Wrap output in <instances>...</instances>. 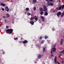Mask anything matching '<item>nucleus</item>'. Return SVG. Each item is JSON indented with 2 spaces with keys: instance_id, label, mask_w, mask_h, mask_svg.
Wrapping results in <instances>:
<instances>
[{
  "instance_id": "nucleus-1",
  "label": "nucleus",
  "mask_w": 64,
  "mask_h": 64,
  "mask_svg": "<svg viewBox=\"0 0 64 64\" xmlns=\"http://www.w3.org/2000/svg\"><path fill=\"white\" fill-rule=\"evenodd\" d=\"M13 31V30L12 28L8 29L6 30V32L8 34H11Z\"/></svg>"
},
{
  "instance_id": "nucleus-2",
  "label": "nucleus",
  "mask_w": 64,
  "mask_h": 64,
  "mask_svg": "<svg viewBox=\"0 0 64 64\" xmlns=\"http://www.w3.org/2000/svg\"><path fill=\"white\" fill-rule=\"evenodd\" d=\"M44 12H46V11H47V10H48V9L46 5H44Z\"/></svg>"
},
{
  "instance_id": "nucleus-3",
  "label": "nucleus",
  "mask_w": 64,
  "mask_h": 64,
  "mask_svg": "<svg viewBox=\"0 0 64 64\" xmlns=\"http://www.w3.org/2000/svg\"><path fill=\"white\" fill-rule=\"evenodd\" d=\"M62 13L61 12L59 11L58 12L57 14H56V15L57 16V17H59V16L61 15Z\"/></svg>"
},
{
  "instance_id": "nucleus-4",
  "label": "nucleus",
  "mask_w": 64,
  "mask_h": 64,
  "mask_svg": "<svg viewBox=\"0 0 64 64\" xmlns=\"http://www.w3.org/2000/svg\"><path fill=\"white\" fill-rule=\"evenodd\" d=\"M28 41H27V40H25L23 42V44H26L28 42Z\"/></svg>"
},
{
  "instance_id": "nucleus-5",
  "label": "nucleus",
  "mask_w": 64,
  "mask_h": 64,
  "mask_svg": "<svg viewBox=\"0 0 64 64\" xmlns=\"http://www.w3.org/2000/svg\"><path fill=\"white\" fill-rule=\"evenodd\" d=\"M54 5V4L52 3H49L48 4V5L50 6H50H52L53 5Z\"/></svg>"
},
{
  "instance_id": "nucleus-6",
  "label": "nucleus",
  "mask_w": 64,
  "mask_h": 64,
  "mask_svg": "<svg viewBox=\"0 0 64 64\" xmlns=\"http://www.w3.org/2000/svg\"><path fill=\"white\" fill-rule=\"evenodd\" d=\"M30 23L31 25H34V22H33V21H31L30 22Z\"/></svg>"
},
{
  "instance_id": "nucleus-7",
  "label": "nucleus",
  "mask_w": 64,
  "mask_h": 64,
  "mask_svg": "<svg viewBox=\"0 0 64 64\" xmlns=\"http://www.w3.org/2000/svg\"><path fill=\"white\" fill-rule=\"evenodd\" d=\"M34 19H35L36 21H37L38 20V18H37V16H34Z\"/></svg>"
},
{
  "instance_id": "nucleus-8",
  "label": "nucleus",
  "mask_w": 64,
  "mask_h": 64,
  "mask_svg": "<svg viewBox=\"0 0 64 64\" xmlns=\"http://www.w3.org/2000/svg\"><path fill=\"white\" fill-rule=\"evenodd\" d=\"M54 62L55 63H57V56H55L54 58Z\"/></svg>"
},
{
  "instance_id": "nucleus-9",
  "label": "nucleus",
  "mask_w": 64,
  "mask_h": 64,
  "mask_svg": "<svg viewBox=\"0 0 64 64\" xmlns=\"http://www.w3.org/2000/svg\"><path fill=\"white\" fill-rule=\"evenodd\" d=\"M51 57H54V55H53V52H52V50L51 51Z\"/></svg>"
},
{
  "instance_id": "nucleus-10",
  "label": "nucleus",
  "mask_w": 64,
  "mask_h": 64,
  "mask_svg": "<svg viewBox=\"0 0 64 64\" xmlns=\"http://www.w3.org/2000/svg\"><path fill=\"white\" fill-rule=\"evenodd\" d=\"M48 13L47 12H46L44 13V15H45V16H47V15H48Z\"/></svg>"
},
{
  "instance_id": "nucleus-11",
  "label": "nucleus",
  "mask_w": 64,
  "mask_h": 64,
  "mask_svg": "<svg viewBox=\"0 0 64 64\" xmlns=\"http://www.w3.org/2000/svg\"><path fill=\"white\" fill-rule=\"evenodd\" d=\"M5 6V4H3V3H1L0 5V6Z\"/></svg>"
},
{
  "instance_id": "nucleus-12",
  "label": "nucleus",
  "mask_w": 64,
  "mask_h": 64,
  "mask_svg": "<svg viewBox=\"0 0 64 64\" xmlns=\"http://www.w3.org/2000/svg\"><path fill=\"white\" fill-rule=\"evenodd\" d=\"M52 48L53 49V51L54 52H55V51H56V48Z\"/></svg>"
},
{
  "instance_id": "nucleus-13",
  "label": "nucleus",
  "mask_w": 64,
  "mask_h": 64,
  "mask_svg": "<svg viewBox=\"0 0 64 64\" xmlns=\"http://www.w3.org/2000/svg\"><path fill=\"white\" fill-rule=\"evenodd\" d=\"M63 39H62L61 40L60 42V45H62V44H63V42H62V41H63Z\"/></svg>"
},
{
  "instance_id": "nucleus-14",
  "label": "nucleus",
  "mask_w": 64,
  "mask_h": 64,
  "mask_svg": "<svg viewBox=\"0 0 64 64\" xmlns=\"http://www.w3.org/2000/svg\"><path fill=\"white\" fill-rule=\"evenodd\" d=\"M32 2L34 3H36V2H37V0H33Z\"/></svg>"
},
{
  "instance_id": "nucleus-15",
  "label": "nucleus",
  "mask_w": 64,
  "mask_h": 64,
  "mask_svg": "<svg viewBox=\"0 0 64 64\" xmlns=\"http://www.w3.org/2000/svg\"><path fill=\"white\" fill-rule=\"evenodd\" d=\"M41 55L40 54H39L38 56V59H40V58H41Z\"/></svg>"
},
{
  "instance_id": "nucleus-16",
  "label": "nucleus",
  "mask_w": 64,
  "mask_h": 64,
  "mask_svg": "<svg viewBox=\"0 0 64 64\" xmlns=\"http://www.w3.org/2000/svg\"><path fill=\"white\" fill-rule=\"evenodd\" d=\"M62 8V6H60V7H59V8L58 9V10H60L61 9V8Z\"/></svg>"
},
{
  "instance_id": "nucleus-17",
  "label": "nucleus",
  "mask_w": 64,
  "mask_h": 64,
  "mask_svg": "<svg viewBox=\"0 0 64 64\" xmlns=\"http://www.w3.org/2000/svg\"><path fill=\"white\" fill-rule=\"evenodd\" d=\"M34 19V17H31L30 18V20H33Z\"/></svg>"
},
{
  "instance_id": "nucleus-18",
  "label": "nucleus",
  "mask_w": 64,
  "mask_h": 64,
  "mask_svg": "<svg viewBox=\"0 0 64 64\" xmlns=\"http://www.w3.org/2000/svg\"><path fill=\"white\" fill-rule=\"evenodd\" d=\"M43 13H44V12H43L42 11L40 12V14L41 15H43Z\"/></svg>"
},
{
  "instance_id": "nucleus-19",
  "label": "nucleus",
  "mask_w": 64,
  "mask_h": 64,
  "mask_svg": "<svg viewBox=\"0 0 64 64\" xmlns=\"http://www.w3.org/2000/svg\"><path fill=\"white\" fill-rule=\"evenodd\" d=\"M26 11H29V8H26Z\"/></svg>"
},
{
  "instance_id": "nucleus-20",
  "label": "nucleus",
  "mask_w": 64,
  "mask_h": 64,
  "mask_svg": "<svg viewBox=\"0 0 64 64\" xmlns=\"http://www.w3.org/2000/svg\"><path fill=\"white\" fill-rule=\"evenodd\" d=\"M62 9H64V4H63L62 6Z\"/></svg>"
},
{
  "instance_id": "nucleus-21",
  "label": "nucleus",
  "mask_w": 64,
  "mask_h": 64,
  "mask_svg": "<svg viewBox=\"0 0 64 64\" xmlns=\"http://www.w3.org/2000/svg\"><path fill=\"white\" fill-rule=\"evenodd\" d=\"M64 52V50H63L62 51L60 52V53L61 54H62V53H63Z\"/></svg>"
},
{
  "instance_id": "nucleus-22",
  "label": "nucleus",
  "mask_w": 64,
  "mask_h": 64,
  "mask_svg": "<svg viewBox=\"0 0 64 64\" xmlns=\"http://www.w3.org/2000/svg\"><path fill=\"white\" fill-rule=\"evenodd\" d=\"M48 38V36H45L44 38L46 39H47V38Z\"/></svg>"
},
{
  "instance_id": "nucleus-23",
  "label": "nucleus",
  "mask_w": 64,
  "mask_h": 64,
  "mask_svg": "<svg viewBox=\"0 0 64 64\" xmlns=\"http://www.w3.org/2000/svg\"><path fill=\"white\" fill-rule=\"evenodd\" d=\"M14 40H18V38L16 37V38H14Z\"/></svg>"
},
{
  "instance_id": "nucleus-24",
  "label": "nucleus",
  "mask_w": 64,
  "mask_h": 64,
  "mask_svg": "<svg viewBox=\"0 0 64 64\" xmlns=\"http://www.w3.org/2000/svg\"><path fill=\"white\" fill-rule=\"evenodd\" d=\"M40 10L41 12V11H43V9H42V8H40Z\"/></svg>"
},
{
  "instance_id": "nucleus-25",
  "label": "nucleus",
  "mask_w": 64,
  "mask_h": 64,
  "mask_svg": "<svg viewBox=\"0 0 64 64\" xmlns=\"http://www.w3.org/2000/svg\"><path fill=\"white\" fill-rule=\"evenodd\" d=\"M41 18L42 19H45V18H44V16H42Z\"/></svg>"
},
{
  "instance_id": "nucleus-26",
  "label": "nucleus",
  "mask_w": 64,
  "mask_h": 64,
  "mask_svg": "<svg viewBox=\"0 0 64 64\" xmlns=\"http://www.w3.org/2000/svg\"><path fill=\"white\" fill-rule=\"evenodd\" d=\"M36 10V7H34V11H35V10Z\"/></svg>"
},
{
  "instance_id": "nucleus-27",
  "label": "nucleus",
  "mask_w": 64,
  "mask_h": 64,
  "mask_svg": "<svg viewBox=\"0 0 64 64\" xmlns=\"http://www.w3.org/2000/svg\"><path fill=\"white\" fill-rule=\"evenodd\" d=\"M5 9H5V10H6V9H8V6H6L5 8Z\"/></svg>"
},
{
  "instance_id": "nucleus-28",
  "label": "nucleus",
  "mask_w": 64,
  "mask_h": 64,
  "mask_svg": "<svg viewBox=\"0 0 64 64\" xmlns=\"http://www.w3.org/2000/svg\"><path fill=\"white\" fill-rule=\"evenodd\" d=\"M10 10V9L9 8H8L7 10H6V11L7 12H8Z\"/></svg>"
},
{
  "instance_id": "nucleus-29",
  "label": "nucleus",
  "mask_w": 64,
  "mask_h": 64,
  "mask_svg": "<svg viewBox=\"0 0 64 64\" xmlns=\"http://www.w3.org/2000/svg\"><path fill=\"white\" fill-rule=\"evenodd\" d=\"M44 43V41L42 40L41 42V44H43V43Z\"/></svg>"
},
{
  "instance_id": "nucleus-30",
  "label": "nucleus",
  "mask_w": 64,
  "mask_h": 64,
  "mask_svg": "<svg viewBox=\"0 0 64 64\" xmlns=\"http://www.w3.org/2000/svg\"><path fill=\"white\" fill-rule=\"evenodd\" d=\"M27 15L28 16H29V15H31V14H30V13H29V12H28L27 14Z\"/></svg>"
},
{
  "instance_id": "nucleus-31",
  "label": "nucleus",
  "mask_w": 64,
  "mask_h": 64,
  "mask_svg": "<svg viewBox=\"0 0 64 64\" xmlns=\"http://www.w3.org/2000/svg\"><path fill=\"white\" fill-rule=\"evenodd\" d=\"M6 18H9V17H10V15H8V16H6Z\"/></svg>"
},
{
  "instance_id": "nucleus-32",
  "label": "nucleus",
  "mask_w": 64,
  "mask_h": 64,
  "mask_svg": "<svg viewBox=\"0 0 64 64\" xmlns=\"http://www.w3.org/2000/svg\"><path fill=\"white\" fill-rule=\"evenodd\" d=\"M63 15L64 14H63V12L62 13V15H61V17H63Z\"/></svg>"
},
{
  "instance_id": "nucleus-33",
  "label": "nucleus",
  "mask_w": 64,
  "mask_h": 64,
  "mask_svg": "<svg viewBox=\"0 0 64 64\" xmlns=\"http://www.w3.org/2000/svg\"><path fill=\"white\" fill-rule=\"evenodd\" d=\"M39 38L40 39H42V36H41Z\"/></svg>"
},
{
  "instance_id": "nucleus-34",
  "label": "nucleus",
  "mask_w": 64,
  "mask_h": 64,
  "mask_svg": "<svg viewBox=\"0 0 64 64\" xmlns=\"http://www.w3.org/2000/svg\"><path fill=\"white\" fill-rule=\"evenodd\" d=\"M6 28H7V29L9 28V27H8V26H6Z\"/></svg>"
},
{
  "instance_id": "nucleus-35",
  "label": "nucleus",
  "mask_w": 64,
  "mask_h": 64,
  "mask_svg": "<svg viewBox=\"0 0 64 64\" xmlns=\"http://www.w3.org/2000/svg\"><path fill=\"white\" fill-rule=\"evenodd\" d=\"M42 21H43V22H44V21H45V20L44 19H42Z\"/></svg>"
},
{
  "instance_id": "nucleus-36",
  "label": "nucleus",
  "mask_w": 64,
  "mask_h": 64,
  "mask_svg": "<svg viewBox=\"0 0 64 64\" xmlns=\"http://www.w3.org/2000/svg\"><path fill=\"white\" fill-rule=\"evenodd\" d=\"M45 48H43V50L44 51H45Z\"/></svg>"
},
{
  "instance_id": "nucleus-37",
  "label": "nucleus",
  "mask_w": 64,
  "mask_h": 64,
  "mask_svg": "<svg viewBox=\"0 0 64 64\" xmlns=\"http://www.w3.org/2000/svg\"><path fill=\"white\" fill-rule=\"evenodd\" d=\"M2 11H4V8H2Z\"/></svg>"
},
{
  "instance_id": "nucleus-38",
  "label": "nucleus",
  "mask_w": 64,
  "mask_h": 64,
  "mask_svg": "<svg viewBox=\"0 0 64 64\" xmlns=\"http://www.w3.org/2000/svg\"><path fill=\"white\" fill-rule=\"evenodd\" d=\"M57 63H58V64H60V62H58V61L57 62Z\"/></svg>"
},
{
  "instance_id": "nucleus-39",
  "label": "nucleus",
  "mask_w": 64,
  "mask_h": 64,
  "mask_svg": "<svg viewBox=\"0 0 64 64\" xmlns=\"http://www.w3.org/2000/svg\"><path fill=\"white\" fill-rule=\"evenodd\" d=\"M56 10H58V7L56 8Z\"/></svg>"
},
{
  "instance_id": "nucleus-40",
  "label": "nucleus",
  "mask_w": 64,
  "mask_h": 64,
  "mask_svg": "<svg viewBox=\"0 0 64 64\" xmlns=\"http://www.w3.org/2000/svg\"><path fill=\"white\" fill-rule=\"evenodd\" d=\"M4 53H5V52H4L3 51L2 52V54H4Z\"/></svg>"
},
{
  "instance_id": "nucleus-41",
  "label": "nucleus",
  "mask_w": 64,
  "mask_h": 64,
  "mask_svg": "<svg viewBox=\"0 0 64 64\" xmlns=\"http://www.w3.org/2000/svg\"><path fill=\"white\" fill-rule=\"evenodd\" d=\"M55 12H56V11L55 10H54L53 12V13H54Z\"/></svg>"
},
{
  "instance_id": "nucleus-42",
  "label": "nucleus",
  "mask_w": 64,
  "mask_h": 64,
  "mask_svg": "<svg viewBox=\"0 0 64 64\" xmlns=\"http://www.w3.org/2000/svg\"><path fill=\"white\" fill-rule=\"evenodd\" d=\"M19 43H21L22 42V41H20L19 42Z\"/></svg>"
},
{
  "instance_id": "nucleus-43",
  "label": "nucleus",
  "mask_w": 64,
  "mask_h": 64,
  "mask_svg": "<svg viewBox=\"0 0 64 64\" xmlns=\"http://www.w3.org/2000/svg\"><path fill=\"white\" fill-rule=\"evenodd\" d=\"M50 1H51L52 2V1H53V0H49Z\"/></svg>"
},
{
  "instance_id": "nucleus-44",
  "label": "nucleus",
  "mask_w": 64,
  "mask_h": 64,
  "mask_svg": "<svg viewBox=\"0 0 64 64\" xmlns=\"http://www.w3.org/2000/svg\"><path fill=\"white\" fill-rule=\"evenodd\" d=\"M6 15L7 16H8V15H9V14H6Z\"/></svg>"
},
{
  "instance_id": "nucleus-45",
  "label": "nucleus",
  "mask_w": 64,
  "mask_h": 64,
  "mask_svg": "<svg viewBox=\"0 0 64 64\" xmlns=\"http://www.w3.org/2000/svg\"><path fill=\"white\" fill-rule=\"evenodd\" d=\"M3 18H6V17H5V16H4L3 17Z\"/></svg>"
},
{
  "instance_id": "nucleus-46",
  "label": "nucleus",
  "mask_w": 64,
  "mask_h": 64,
  "mask_svg": "<svg viewBox=\"0 0 64 64\" xmlns=\"http://www.w3.org/2000/svg\"><path fill=\"white\" fill-rule=\"evenodd\" d=\"M60 0H59L58 2L59 3H60Z\"/></svg>"
},
{
  "instance_id": "nucleus-47",
  "label": "nucleus",
  "mask_w": 64,
  "mask_h": 64,
  "mask_svg": "<svg viewBox=\"0 0 64 64\" xmlns=\"http://www.w3.org/2000/svg\"><path fill=\"white\" fill-rule=\"evenodd\" d=\"M46 1H48V0H45Z\"/></svg>"
},
{
  "instance_id": "nucleus-48",
  "label": "nucleus",
  "mask_w": 64,
  "mask_h": 64,
  "mask_svg": "<svg viewBox=\"0 0 64 64\" xmlns=\"http://www.w3.org/2000/svg\"><path fill=\"white\" fill-rule=\"evenodd\" d=\"M60 56H62V54H60Z\"/></svg>"
},
{
  "instance_id": "nucleus-49",
  "label": "nucleus",
  "mask_w": 64,
  "mask_h": 64,
  "mask_svg": "<svg viewBox=\"0 0 64 64\" xmlns=\"http://www.w3.org/2000/svg\"><path fill=\"white\" fill-rule=\"evenodd\" d=\"M4 22H6V20H5V21H4Z\"/></svg>"
},
{
  "instance_id": "nucleus-50",
  "label": "nucleus",
  "mask_w": 64,
  "mask_h": 64,
  "mask_svg": "<svg viewBox=\"0 0 64 64\" xmlns=\"http://www.w3.org/2000/svg\"><path fill=\"white\" fill-rule=\"evenodd\" d=\"M2 20L1 18H0V20Z\"/></svg>"
},
{
  "instance_id": "nucleus-51",
  "label": "nucleus",
  "mask_w": 64,
  "mask_h": 64,
  "mask_svg": "<svg viewBox=\"0 0 64 64\" xmlns=\"http://www.w3.org/2000/svg\"><path fill=\"white\" fill-rule=\"evenodd\" d=\"M60 56H61L60 55L59 56V57H60Z\"/></svg>"
},
{
  "instance_id": "nucleus-52",
  "label": "nucleus",
  "mask_w": 64,
  "mask_h": 64,
  "mask_svg": "<svg viewBox=\"0 0 64 64\" xmlns=\"http://www.w3.org/2000/svg\"><path fill=\"white\" fill-rule=\"evenodd\" d=\"M21 39H22L23 38H21Z\"/></svg>"
},
{
  "instance_id": "nucleus-53",
  "label": "nucleus",
  "mask_w": 64,
  "mask_h": 64,
  "mask_svg": "<svg viewBox=\"0 0 64 64\" xmlns=\"http://www.w3.org/2000/svg\"><path fill=\"white\" fill-rule=\"evenodd\" d=\"M12 23H13H13H14V22H13Z\"/></svg>"
},
{
  "instance_id": "nucleus-54",
  "label": "nucleus",
  "mask_w": 64,
  "mask_h": 64,
  "mask_svg": "<svg viewBox=\"0 0 64 64\" xmlns=\"http://www.w3.org/2000/svg\"><path fill=\"white\" fill-rule=\"evenodd\" d=\"M1 51H3V50H1Z\"/></svg>"
},
{
  "instance_id": "nucleus-55",
  "label": "nucleus",
  "mask_w": 64,
  "mask_h": 64,
  "mask_svg": "<svg viewBox=\"0 0 64 64\" xmlns=\"http://www.w3.org/2000/svg\"><path fill=\"white\" fill-rule=\"evenodd\" d=\"M0 60H1V58H0Z\"/></svg>"
},
{
  "instance_id": "nucleus-56",
  "label": "nucleus",
  "mask_w": 64,
  "mask_h": 64,
  "mask_svg": "<svg viewBox=\"0 0 64 64\" xmlns=\"http://www.w3.org/2000/svg\"><path fill=\"white\" fill-rule=\"evenodd\" d=\"M63 54L64 55V53H63Z\"/></svg>"
},
{
  "instance_id": "nucleus-57",
  "label": "nucleus",
  "mask_w": 64,
  "mask_h": 64,
  "mask_svg": "<svg viewBox=\"0 0 64 64\" xmlns=\"http://www.w3.org/2000/svg\"><path fill=\"white\" fill-rule=\"evenodd\" d=\"M1 26H0V27Z\"/></svg>"
}]
</instances>
